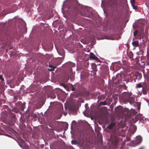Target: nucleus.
I'll use <instances>...</instances> for the list:
<instances>
[{"label": "nucleus", "instance_id": "nucleus-1", "mask_svg": "<svg viewBox=\"0 0 149 149\" xmlns=\"http://www.w3.org/2000/svg\"><path fill=\"white\" fill-rule=\"evenodd\" d=\"M70 6H68L69 9H71L75 12H80L82 16H87V15L86 13L84 6L78 3L77 1L75 0L72 1L70 2Z\"/></svg>", "mask_w": 149, "mask_h": 149}, {"label": "nucleus", "instance_id": "nucleus-2", "mask_svg": "<svg viewBox=\"0 0 149 149\" xmlns=\"http://www.w3.org/2000/svg\"><path fill=\"white\" fill-rule=\"evenodd\" d=\"M119 134L116 132H113L111 134L110 139L111 145L110 146L109 149H115L117 145L119 140L118 137Z\"/></svg>", "mask_w": 149, "mask_h": 149}, {"label": "nucleus", "instance_id": "nucleus-3", "mask_svg": "<svg viewBox=\"0 0 149 149\" xmlns=\"http://www.w3.org/2000/svg\"><path fill=\"white\" fill-rule=\"evenodd\" d=\"M132 93L129 92H126L122 94L123 100L124 103H126L129 102L130 104H132L134 102V98L131 96Z\"/></svg>", "mask_w": 149, "mask_h": 149}, {"label": "nucleus", "instance_id": "nucleus-4", "mask_svg": "<svg viewBox=\"0 0 149 149\" xmlns=\"http://www.w3.org/2000/svg\"><path fill=\"white\" fill-rule=\"evenodd\" d=\"M90 58L91 59H92L97 61H99L98 58L96 56H95L94 54L92 52L90 54Z\"/></svg>", "mask_w": 149, "mask_h": 149}, {"label": "nucleus", "instance_id": "nucleus-5", "mask_svg": "<svg viewBox=\"0 0 149 149\" xmlns=\"http://www.w3.org/2000/svg\"><path fill=\"white\" fill-rule=\"evenodd\" d=\"M116 123H113L109 125L107 127V128L109 130H111L115 126Z\"/></svg>", "mask_w": 149, "mask_h": 149}, {"label": "nucleus", "instance_id": "nucleus-6", "mask_svg": "<svg viewBox=\"0 0 149 149\" xmlns=\"http://www.w3.org/2000/svg\"><path fill=\"white\" fill-rule=\"evenodd\" d=\"M49 67L51 68V69H49V70L50 71H53L56 68V66H54L51 65H49Z\"/></svg>", "mask_w": 149, "mask_h": 149}, {"label": "nucleus", "instance_id": "nucleus-7", "mask_svg": "<svg viewBox=\"0 0 149 149\" xmlns=\"http://www.w3.org/2000/svg\"><path fill=\"white\" fill-rule=\"evenodd\" d=\"M133 45L134 47H137L139 45V42L137 41H135L132 42Z\"/></svg>", "mask_w": 149, "mask_h": 149}, {"label": "nucleus", "instance_id": "nucleus-8", "mask_svg": "<svg viewBox=\"0 0 149 149\" xmlns=\"http://www.w3.org/2000/svg\"><path fill=\"white\" fill-rule=\"evenodd\" d=\"M68 65H69V66L70 68H72L74 66L75 64L73 63L70 62H69L68 63Z\"/></svg>", "mask_w": 149, "mask_h": 149}, {"label": "nucleus", "instance_id": "nucleus-9", "mask_svg": "<svg viewBox=\"0 0 149 149\" xmlns=\"http://www.w3.org/2000/svg\"><path fill=\"white\" fill-rule=\"evenodd\" d=\"M128 56H129L130 58H133V54L132 52H130L128 54Z\"/></svg>", "mask_w": 149, "mask_h": 149}, {"label": "nucleus", "instance_id": "nucleus-10", "mask_svg": "<svg viewBox=\"0 0 149 149\" xmlns=\"http://www.w3.org/2000/svg\"><path fill=\"white\" fill-rule=\"evenodd\" d=\"M135 76L136 77V79H137V77L138 76L139 77V79H140L141 77V74H138L135 75Z\"/></svg>", "mask_w": 149, "mask_h": 149}, {"label": "nucleus", "instance_id": "nucleus-11", "mask_svg": "<svg viewBox=\"0 0 149 149\" xmlns=\"http://www.w3.org/2000/svg\"><path fill=\"white\" fill-rule=\"evenodd\" d=\"M137 139L139 142H141L142 140V137L140 136H138L137 138Z\"/></svg>", "mask_w": 149, "mask_h": 149}, {"label": "nucleus", "instance_id": "nucleus-12", "mask_svg": "<svg viewBox=\"0 0 149 149\" xmlns=\"http://www.w3.org/2000/svg\"><path fill=\"white\" fill-rule=\"evenodd\" d=\"M138 33V31L137 30H135L133 33V35L134 37H136Z\"/></svg>", "mask_w": 149, "mask_h": 149}, {"label": "nucleus", "instance_id": "nucleus-13", "mask_svg": "<svg viewBox=\"0 0 149 149\" xmlns=\"http://www.w3.org/2000/svg\"><path fill=\"white\" fill-rule=\"evenodd\" d=\"M100 104L101 105H107V103L105 101H104L103 102H100Z\"/></svg>", "mask_w": 149, "mask_h": 149}, {"label": "nucleus", "instance_id": "nucleus-14", "mask_svg": "<svg viewBox=\"0 0 149 149\" xmlns=\"http://www.w3.org/2000/svg\"><path fill=\"white\" fill-rule=\"evenodd\" d=\"M10 116L11 117L13 118H15L16 117L15 115L12 113H10Z\"/></svg>", "mask_w": 149, "mask_h": 149}, {"label": "nucleus", "instance_id": "nucleus-15", "mask_svg": "<svg viewBox=\"0 0 149 149\" xmlns=\"http://www.w3.org/2000/svg\"><path fill=\"white\" fill-rule=\"evenodd\" d=\"M136 86L138 87V88H141V87H142V85L140 83L139 84H136Z\"/></svg>", "mask_w": 149, "mask_h": 149}, {"label": "nucleus", "instance_id": "nucleus-16", "mask_svg": "<svg viewBox=\"0 0 149 149\" xmlns=\"http://www.w3.org/2000/svg\"><path fill=\"white\" fill-rule=\"evenodd\" d=\"M131 2L132 5H134L135 3V0H132L131 1Z\"/></svg>", "mask_w": 149, "mask_h": 149}, {"label": "nucleus", "instance_id": "nucleus-17", "mask_svg": "<svg viewBox=\"0 0 149 149\" xmlns=\"http://www.w3.org/2000/svg\"><path fill=\"white\" fill-rule=\"evenodd\" d=\"M133 6V8L135 10H137L138 9L137 6H134V5H132Z\"/></svg>", "mask_w": 149, "mask_h": 149}, {"label": "nucleus", "instance_id": "nucleus-18", "mask_svg": "<svg viewBox=\"0 0 149 149\" xmlns=\"http://www.w3.org/2000/svg\"><path fill=\"white\" fill-rule=\"evenodd\" d=\"M130 137L127 136L126 137V141H130Z\"/></svg>", "mask_w": 149, "mask_h": 149}, {"label": "nucleus", "instance_id": "nucleus-19", "mask_svg": "<svg viewBox=\"0 0 149 149\" xmlns=\"http://www.w3.org/2000/svg\"><path fill=\"white\" fill-rule=\"evenodd\" d=\"M0 79H1L2 81H3L4 80V79L3 77L1 75H0Z\"/></svg>", "mask_w": 149, "mask_h": 149}, {"label": "nucleus", "instance_id": "nucleus-20", "mask_svg": "<svg viewBox=\"0 0 149 149\" xmlns=\"http://www.w3.org/2000/svg\"><path fill=\"white\" fill-rule=\"evenodd\" d=\"M72 143L73 144H75L76 143V141L74 140H73L71 141Z\"/></svg>", "mask_w": 149, "mask_h": 149}, {"label": "nucleus", "instance_id": "nucleus-21", "mask_svg": "<svg viewBox=\"0 0 149 149\" xmlns=\"http://www.w3.org/2000/svg\"><path fill=\"white\" fill-rule=\"evenodd\" d=\"M56 96L55 95H54L51 96V97L52 98L54 99L56 97Z\"/></svg>", "mask_w": 149, "mask_h": 149}, {"label": "nucleus", "instance_id": "nucleus-22", "mask_svg": "<svg viewBox=\"0 0 149 149\" xmlns=\"http://www.w3.org/2000/svg\"><path fill=\"white\" fill-rule=\"evenodd\" d=\"M147 64L149 66V60L146 61Z\"/></svg>", "mask_w": 149, "mask_h": 149}, {"label": "nucleus", "instance_id": "nucleus-23", "mask_svg": "<svg viewBox=\"0 0 149 149\" xmlns=\"http://www.w3.org/2000/svg\"><path fill=\"white\" fill-rule=\"evenodd\" d=\"M61 85L63 86L64 87H65L66 86V85L65 84H61Z\"/></svg>", "mask_w": 149, "mask_h": 149}, {"label": "nucleus", "instance_id": "nucleus-24", "mask_svg": "<svg viewBox=\"0 0 149 149\" xmlns=\"http://www.w3.org/2000/svg\"><path fill=\"white\" fill-rule=\"evenodd\" d=\"M14 111L16 113H17L18 112V110H15Z\"/></svg>", "mask_w": 149, "mask_h": 149}, {"label": "nucleus", "instance_id": "nucleus-25", "mask_svg": "<svg viewBox=\"0 0 149 149\" xmlns=\"http://www.w3.org/2000/svg\"><path fill=\"white\" fill-rule=\"evenodd\" d=\"M72 91H74V87H73V86H72Z\"/></svg>", "mask_w": 149, "mask_h": 149}, {"label": "nucleus", "instance_id": "nucleus-26", "mask_svg": "<svg viewBox=\"0 0 149 149\" xmlns=\"http://www.w3.org/2000/svg\"><path fill=\"white\" fill-rule=\"evenodd\" d=\"M143 147H141L139 149H143Z\"/></svg>", "mask_w": 149, "mask_h": 149}, {"label": "nucleus", "instance_id": "nucleus-27", "mask_svg": "<svg viewBox=\"0 0 149 149\" xmlns=\"http://www.w3.org/2000/svg\"><path fill=\"white\" fill-rule=\"evenodd\" d=\"M19 104H22V102H18Z\"/></svg>", "mask_w": 149, "mask_h": 149}, {"label": "nucleus", "instance_id": "nucleus-28", "mask_svg": "<svg viewBox=\"0 0 149 149\" xmlns=\"http://www.w3.org/2000/svg\"><path fill=\"white\" fill-rule=\"evenodd\" d=\"M98 99L100 100L101 99H100V97H98Z\"/></svg>", "mask_w": 149, "mask_h": 149}, {"label": "nucleus", "instance_id": "nucleus-29", "mask_svg": "<svg viewBox=\"0 0 149 149\" xmlns=\"http://www.w3.org/2000/svg\"><path fill=\"white\" fill-rule=\"evenodd\" d=\"M136 113H137V112H136V111H135V113L136 114Z\"/></svg>", "mask_w": 149, "mask_h": 149}, {"label": "nucleus", "instance_id": "nucleus-30", "mask_svg": "<svg viewBox=\"0 0 149 149\" xmlns=\"http://www.w3.org/2000/svg\"><path fill=\"white\" fill-rule=\"evenodd\" d=\"M5 107H7V106H5Z\"/></svg>", "mask_w": 149, "mask_h": 149}]
</instances>
